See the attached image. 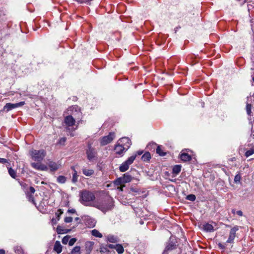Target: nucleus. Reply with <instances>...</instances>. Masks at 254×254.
<instances>
[{
	"mask_svg": "<svg viewBox=\"0 0 254 254\" xmlns=\"http://www.w3.org/2000/svg\"><path fill=\"white\" fill-rule=\"evenodd\" d=\"M77 128V126H76V127L74 128V130H75Z\"/></svg>",
	"mask_w": 254,
	"mask_h": 254,
	"instance_id": "nucleus-57",
	"label": "nucleus"
},
{
	"mask_svg": "<svg viewBox=\"0 0 254 254\" xmlns=\"http://www.w3.org/2000/svg\"><path fill=\"white\" fill-rule=\"evenodd\" d=\"M115 135L114 132H110L108 135L103 137L100 140L102 145H105L110 143L115 138Z\"/></svg>",
	"mask_w": 254,
	"mask_h": 254,
	"instance_id": "nucleus-7",
	"label": "nucleus"
},
{
	"mask_svg": "<svg viewBox=\"0 0 254 254\" xmlns=\"http://www.w3.org/2000/svg\"><path fill=\"white\" fill-rule=\"evenodd\" d=\"M79 219V218L78 217H76V218H75V221H78Z\"/></svg>",
	"mask_w": 254,
	"mask_h": 254,
	"instance_id": "nucleus-56",
	"label": "nucleus"
},
{
	"mask_svg": "<svg viewBox=\"0 0 254 254\" xmlns=\"http://www.w3.org/2000/svg\"><path fill=\"white\" fill-rule=\"evenodd\" d=\"M31 165L33 168L39 171H47L48 169V166L42 164L41 162L31 163Z\"/></svg>",
	"mask_w": 254,
	"mask_h": 254,
	"instance_id": "nucleus-10",
	"label": "nucleus"
},
{
	"mask_svg": "<svg viewBox=\"0 0 254 254\" xmlns=\"http://www.w3.org/2000/svg\"><path fill=\"white\" fill-rule=\"evenodd\" d=\"M27 196L28 197V198L29 199V201L32 202V203H34V199L33 195L32 194H29L28 193H27Z\"/></svg>",
	"mask_w": 254,
	"mask_h": 254,
	"instance_id": "nucleus-39",
	"label": "nucleus"
},
{
	"mask_svg": "<svg viewBox=\"0 0 254 254\" xmlns=\"http://www.w3.org/2000/svg\"><path fill=\"white\" fill-rule=\"evenodd\" d=\"M77 239L76 238H72L68 241V245L70 246H73L74 243L76 242Z\"/></svg>",
	"mask_w": 254,
	"mask_h": 254,
	"instance_id": "nucleus-37",
	"label": "nucleus"
},
{
	"mask_svg": "<svg viewBox=\"0 0 254 254\" xmlns=\"http://www.w3.org/2000/svg\"><path fill=\"white\" fill-rule=\"evenodd\" d=\"M82 170L83 174L87 177H90L94 173V171L93 169H89L86 167H83Z\"/></svg>",
	"mask_w": 254,
	"mask_h": 254,
	"instance_id": "nucleus-17",
	"label": "nucleus"
},
{
	"mask_svg": "<svg viewBox=\"0 0 254 254\" xmlns=\"http://www.w3.org/2000/svg\"><path fill=\"white\" fill-rule=\"evenodd\" d=\"M68 211L69 212H70V213H75V210L74 209H69L68 210Z\"/></svg>",
	"mask_w": 254,
	"mask_h": 254,
	"instance_id": "nucleus-50",
	"label": "nucleus"
},
{
	"mask_svg": "<svg viewBox=\"0 0 254 254\" xmlns=\"http://www.w3.org/2000/svg\"><path fill=\"white\" fill-rule=\"evenodd\" d=\"M218 246H219V247L222 249H224L225 248V247L221 243H219Z\"/></svg>",
	"mask_w": 254,
	"mask_h": 254,
	"instance_id": "nucleus-49",
	"label": "nucleus"
},
{
	"mask_svg": "<svg viewBox=\"0 0 254 254\" xmlns=\"http://www.w3.org/2000/svg\"><path fill=\"white\" fill-rule=\"evenodd\" d=\"M115 250L118 254H122L124 252V249L121 244H116Z\"/></svg>",
	"mask_w": 254,
	"mask_h": 254,
	"instance_id": "nucleus-22",
	"label": "nucleus"
},
{
	"mask_svg": "<svg viewBox=\"0 0 254 254\" xmlns=\"http://www.w3.org/2000/svg\"><path fill=\"white\" fill-rule=\"evenodd\" d=\"M91 225L93 226L95 225L94 220H92V224Z\"/></svg>",
	"mask_w": 254,
	"mask_h": 254,
	"instance_id": "nucleus-55",
	"label": "nucleus"
},
{
	"mask_svg": "<svg viewBox=\"0 0 254 254\" xmlns=\"http://www.w3.org/2000/svg\"><path fill=\"white\" fill-rule=\"evenodd\" d=\"M69 135L71 136H73L74 135V133L72 132H71L69 133Z\"/></svg>",
	"mask_w": 254,
	"mask_h": 254,
	"instance_id": "nucleus-54",
	"label": "nucleus"
},
{
	"mask_svg": "<svg viewBox=\"0 0 254 254\" xmlns=\"http://www.w3.org/2000/svg\"><path fill=\"white\" fill-rule=\"evenodd\" d=\"M136 156V154L132 155L129 157L127 160L123 163L120 167V171L122 172H124L127 170L129 168V166L134 161Z\"/></svg>",
	"mask_w": 254,
	"mask_h": 254,
	"instance_id": "nucleus-5",
	"label": "nucleus"
},
{
	"mask_svg": "<svg viewBox=\"0 0 254 254\" xmlns=\"http://www.w3.org/2000/svg\"><path fill=\"white\" fill-rule=\"evenodd\" d=\"M253 80L254 82V76L253 77Z\"/></svg>",
	"mask_w": 254,
	"mask_h": 254,
	"instance_id": "nucleus-59",
	"label": "nucleus"
},
{
	"mask_svg": "<svg viewBox=\"0 0 254 254\" xmlns=\"http://www.w3.org/2000/svg\"><path fill=\"white\" fill-rule=\"evenodd\" d=\"M80 199L82 204L88 206L93 207L96 201L94 194L86 190H83L80 193Z\"/></svg>",
	"mask_w": 254,
	"mask_h": 254,
	"instance_id": "nucleus-3",
	"label": "nucleus"
},
{
	"mask_svg": "<svg viewBox=\"0 0 254 254\" xmlns=\"http://www.w3.org/2000/svg\"><path fill=\"white\" fill-rule=\"evenodd\" d=\"M124 184L128 183L131 180V177L128 174H125L123 177H121Z\"/></svg>",
	"mask_w": 254,
	"mask_h": 254,
	"instance_id": "nucleus-21",
	"label": "nucleus"
},
{
	"mask_svg": "<svg viewBox=\"0 0 254 254\" xmlns=\"http://www.w3.org/2000/svg\"><path fill=\"white\" fill-rule=\"evenodd\" d=\"M70 238V237L68 235H66V236H64L63 238L62 241L63 244L64 245L67 244L69 241Z\"/></svg>",
	"mask_w": 254,
	"mask_h": 254,
	"instance_id": "nucleus-33",
	"label": "nucleus"
},
{
	"mask_svg": "<svg viewBox=\"0 0 254 254\" xmlns=\"http://www.w3.org/2000/svg\"><path fill=\"white\" fill-rule=\"evenodd\" d=\"M66 140V139L65 137H62L60 139V140L59 141V143L61 145H64Z\"/></svg>",
	"mask_w": 254,
	"mask_h": 254,
	"instance_id": "nucleus-41",
	"label": "nucleus"
},
{
	"mask_svg": "<svg viewBox=\"0 0 254 254\" xmlns=\"http://www.w3.org/2000/svg\"><path fill=\"white\" fill-rule=\"evenodd\" d=\"M239 230V227L236 226L232 228L230 232L228 240L226 241L227 243H233L234 240L236 237V232Z\"/></svg>",
	"mask_w": 254,
	"mask_h": 254,
	"instance_id": "nucleus-9",
	"label": "nucleus"
},
{
	"mask_svg": "<svg viewBox=\"0 0 254 254\" xmlns=\"http://www.w3.org/2000/svg\"><path fill=\"white\" fill-rule=\"evenodd\" d=\"M232 212H233V213H235V211L234 210H232Z\"/></svg>",
	"mask_w": 254,
	"mask_h": 254,
	"instance_id": "nucleus-58",
	"label": "nucleus"
},
{
	"mask_svg": "<svg viewBox=\"0 0 254 254\" xmlns=\"http://www.w3.org/2000/svg\"><path fill=\"white\" fill-rule=\"evenodd\" d=\"M114 184L116 186H122L123 184H124V183L123 182L122 178L120 177L118 178L116 180L114 181Z\"/></svg>",
	"mask_w": 254,
	"mask_h": 254,
	"instance_id": "nucleus-28",
	"label": "nucleus"
},
{
	"mask_svg": "<svg viewBox=\"0 0 254 254\" xmlns=\"http://www.w3.org/2000/svg\"><path fill=\"white\" fill-rule=\"evenodd\" d=\"M68 231H69V230L61 229V226L57 227V232L59 234L66 233L68 232Z\"/></svg>",
	"mask_w": 254,
	"mask_h": 254,
	"instance_id": "nucleus-36",
	"label": "nucleus"
},
{
	"mask_svg": "<svg viewBox=\"0 0 254 254\" xmlns=\"http://www.w3.org/2000/svg\"><path fill=\"white\" fill-rule=\"evenodd\" d=\"M156 153L159 155L163 156L165 155V153L161 149L160 146H158L156 149Z\"/></svg>",
	"mask_w": 254,
	"mask_h": 254,
	"instance_id": "nucleus-32",
	"label": "nucleus"
},
{
	"mask_svg": "<svg viewBox=\"0 0 254 254\" xmlns=\"http://www.w3.org/2000/svg\"><path fill=\"white\" fill-rule=\"evenodd\" d=\"M130 191L132 193H135V194L139 191V190L137 188H131Z\"/></svg>",
	"mask_w": 254,
	"mask_h": 254,
	"instance_id": "nucleus-42",
	"label": "nucleus"
},
{
	"mask_svg": "<svg viewBox=\"0 0 254 254\" xmlns=\"http://www.w3.org/2000/svg\"><path fill=\"white\" fill-rule=\"evenodd\" d=\"M48 166L50 168L51 171L54 172L57 170L59 168L60 164H58L53 161H50L48 163Z\"/></svg>",
	"mask_w": 254,
	"mask_h": 254,
	"instance_id": "nucleus-16",
	"label": "nucleus"
},
{
	"mask_svg": "<svg viewBox=\"0 0 254 254\" xmlns=\"http://www.w3.org/2000/svg\"><path fill=\"white\" fill-rule=\"evenodd\" d=\"M157 145V144L156 143H149L148 146H147V147L148 148H150V147H151V148H155L156 147V146Z\"/></svg>",
	"mask_w": 254,
	"mask_h": 254,
	"instance_id": "nucleus-43",
	"label": "nucleus"
},
{
	"mask_svg": "<svg viewBox=\"0 0 254 254\" xmlns=\"http://www.w3.org/2000/svg\"><path fill=\"white\" fill-rule=\"evenodd\" d=\"M62 250L63 247L60 242L58 241H56L54 246V251L57 252L58 254H59L62 252Z\"/></svg>",
	"mask_w": 254,
	"mask_h": 254,
	"instance_id": "nucleus-15",
	"label": "nucleus"
},
{
	"mask_svg": "<svg viewBox=\"0 0 254 254\" xmlns=\"http://www.w3.org/2000/svg\"><path fill=\"white\" fill-rule=\"evenodd\" d=\"M236 214L240 216H242L243 215V212L241 210H238L236 211Z\"/></svg>",
	"mask_w": 254,
	"mask_h": 254,
	"instance_id": "nucleus-46",
	"label": "nucleus"
},
{
	"mask_svg": "<svg viewBox=\"0 0 254 254\" xmlns=\"http://www.w3.org/2000/svg\"><path fill=\"white\" fill-rule=\"evenodd\" d=\"M93 207L105 213L112 209L113 207V199L110 197H108L104 200L97 199L95 201Z\"/></svg>",
	"mask_w": 254,
	"mask_h": 254,
	"instance_id": "nucleus-2",
	"label": "nucleus"
},
{
	"mask_svg": "<svg viewBox=\"0 0 254 254\" xmlns=\"http://www.w3.org/2000/svg\"><path fill=\"white\" fill-rule=\"evenodd\" d=\"M25 104V102L23 101L15 103V104H12L10 103H6L5 105L3 107V110L5 111L6 112H8L10 110H11L13 109L16 108L17 107H19L20 106H22Z\"/></svg>",
	"mask_w": 254,
	"mask_h": 254,
	"instance_id": "nucleus-8",
	"label": "nucleus"
},
{
	"mask_svg": "<svg viewBox=\"0 0 254 254\" xmlns=\"http://www.w3.org/2000/svg\"><path fill=\"white\" fill-rule=\"evenodd\" d=\"M64 221L65 223H70L72 221V218L71 217H66L64 218Z\"/></svg>",
	"mask_w": 254,
	"mask_h": 254,
	"instance_id": "nucleus-40",
	"label": "nucleus"
},
{
	"mask_svg": "<svg viewBox=\"0 0 254 254\" xmlns=\"http://www.w3.org/2000/svg\"><path fill=\"white\" fill-rule=\"evenodd\" d=\"M107 247L111 249H115L116 245L109 244Z\"/></svg>",
	"mask_w": 254,
	"mask_h": 254,
	"instance_id": "nucleus-44",
	"label": "nucleus"
},
{
	"mask_svg": "<svg viewBox=\"0 0 254 254\" xmlns=\"http://www.w3.org/2000/svg\"><path fill=\"white\" fill-rule=\"evenodd\" d=\"M17 254H21L22 253V250L20 249H17Z\"/></svg>",
	"mask_w": 254,
	"mask_h": 254,
	"instance_id": "nucleus-52",
	"label": "nucleus"
},
{
	"mask_svg": "<svg viewBox=\"0 0 254 254\" xmlns=\"http://www.w3.org/2000/svg\"><path fill=\"white\" fill-rule=\"evenodd\" d=\"M63 213V212L61 209H59L58 211L56 213V215L57 216V218L58 220H60V216Z\"/></svg>",
	"mask_w": 254,
	"mask_h": 254,
	"instance_id": "nucleus-38",
	"label": "nucleus"
},
{
	"mask_svg": "<svg viewBox=\"0 0 254 254\" xmlns=\"http://www.w3.org/2000/svg\"><path fill=\"white\" fill-rule=\"evenodd\" d=\"M143 152L142 151H137L136 152L137 154L138 155H140L142 154Z\"/></svg>",
	"mask_w": 254,
	"mask_h": 254,
	"instance_id": "nucleus-53",
	"label": "nucleus"
},
{
	"mask_svg": "<svg viewBox=\"0 0 254 254\" xmlns=\"http://www.w3.org/2000/svg\"><path fill=\"white\" fill-rule=\"evenodd\" d=\"M91 234L93 236L98 238H102L103 237L102 234L96 229H94L92 231Z\"/></svg>",
	"mask_w": 254,
	"mask_h": 254,
	"instance_id": "nucleus-24",
	"label": "nucleus"
},
{
	"mask_svg": "<svg viewBox=\"0 0 254 254\" xmlns=\"http://www.w3.org/2000/svg\"><path fill=\"white\" fill-rule=\"evenodd\" d=\"M186 198H187V199H188L189 200L193 201L195 200L196 197H195V195L191 194H189V195H187L186 197Z\"/></svg>",
	"mask_w": 254,
	"mask_h": 254,
	"instance_id": "nucleus-35",
	"label": "nucleus"
},
{
	"mask_svg": "<svg viewBox=\"0 0 254 254\" xmlns=\"http://www.w3.org/2000/svg\"><path fill=\"white\" fill-rule=\"evenodd\" d=\"M142 159L144 161H148L151 158L150 153L146 152L142 156Z\"/></svg>",
	"mask_w": 254,
	"mask_h": 254,
	"instance_id": "nucleus-25",
	"label": "nucleus"
},
{
	"mask_svg": "<svg viewBox=\"0 0 254 254\" xmlns=\"http://www.w3.org/2000/svg\"><path fill=\"white\" fill-rule=\"evenodd\" d=\"M57 181L59 183L64 184L66 181V178L63 176H60L57 178Z\"/></svg>",
	"mask_w": 254,
	"mask_h": 254,
	"instance_id": "nucleus-27",
	"label": "nucleus"
},
{
	"mask_svg": "<svg viewBox=\"0 0 254 254\" xmlns=\"http://www.w3.org/2000/svg\"><path fill=\"white\" fill-rule=\"evenodd\" d=\"M118 142L119 144L125 146V147L127 149L131 145V141L128 137H123L120 139Z\"/></svg>",
	"mask_w": 254,
	"mask_h": 254,
	"instance_id": "nucleus-11",
	"label": "nucleus"
},
{
	"mask_svg": "<svg viewBox=\"0 0 254 254\" xmlns=\"http://www.w3.org/2000/svg\"><path fill=\"white\" fill-rule=\"evenodd\" d=\"M8 173L10 175V176L13 178H15V177H16V172L11 168H10L8 169Z\"/></svg>",
	"mask_w": 254,
	"mask_h": 254,
	"instance_id": "nucleus-29",
	"label": "nucleus"
},
{
	"mask_svg": "<svg viewBox=\"0 0 254 254\" xmlns=\"http://www.w3.org/2000/svg\"><path fill=\"white\" fill-rule=\"evenodd\" d=\"M80 247L79 246L75 247L71 252V254H80Z\"/></svg>",
	"mask_w": 254,
	"mask_h": 254,
	"instance_id": "nucleus-26",
	"label": "nucleus"
},
{
	"mask_svg": "<svg viewBox=\"0 0 254 254\" xmlns=\"http://www.w3.org/2000/svg\"><path fill=\"white\" fill-rule=\"evenodd\" d=\"M180 159L184 162L188 161L191 160V156L189 155L188 153L185 152H182L180 154Z\"/></svg>",
	"mask_w": 254,
	"mask_h": 254,
	"instance_id": "nucleus-19",
	"label": "nucleus"
},
{
	"mask_svg": "<svg viewBox=\"0 0 254 254\" xmlns=\"http://www.w3.org/2000/svg\"><path fill=\"white\" fill-rule=\"evenodd\" d=\"M127 150V148H126L125 146L119 144L118 142H117V144L116 145L115 147V151L117 154L119 155L122 154L124 152Z\"/></svg>",
	"mask_w": 254,
	"mask_h": 254,
	"instance_id": "nucleus-14",
	"label": "nucleus"
},
{
	"mask_svg": "<svg viewBox=\"0 0 254 254\" xmlns=\"http://www.w3.org/2000/svg\"><path fill=\"white\" fill-rule=\"evenodd\" d=\"M203 228L204 231L207 232H211L214 231V226L208 223L204 224L203 225Z\"/></svg>",
	"mask_w": 254,
	"mask_h": 254,
	"instance_id": "nucleus-18",
	"label": "nucleus"
},
{
	"mask_svg": "<svg viewBox=\"0 0 254 254\" xmlns=\"http://www.w3.org/2000/svg\"><path fill=\"white\" fill-rule=\"evenodd\" d=\"M87 155L88 159L91 161L93 159L96 154L95 150L91 147V145H89L88 149L87 150Z\"/></svg>",
	"mask_w": 254,
	"mask_h": 254,
	"instance_id": "nucleus-12",
	"label": "nucleus"
},
{
	"mask_svg": "<svg viewBox=\"0 0 254 254\" xmlns=\"http://www.w3.org/2000/svg\"><path fill=\"white\" fill-rule=\"evenodd\" d=\"M181 166L180 165H175L173 167V169H172V172H173V173L175 175H177L179 174V173L181 172Z\"/></svg>",
	"mask_w": 254,
	"mask_h": 254,
	"instance_id": "nucleus-20",
	"label": "nucleus"
},
{
	"mask_svg": "<svg viewBox=\"0 0 254 254\" xmlns=\"http://www.w3.org/2000/svg\"><path fill=\"white\" fill-rule=\"evenodd\" d=\"M68 111L70 113L71 115L67 116L64 119V123L66 126V129L69 130V127H72L75 125V120L73 116L76 119L81 118L82 113L78 106L77 105L72 106L68 108Z\"/></svg>",
	"mask_w": 254,
	"mask_h": 254,
	"instance_id": "nucleus-1",
	"label": "nucleus"
},
{
	"mask_svg": "<svg viewBox=\"0 0 254 254\" xmlns=\"http://www.w3.org/2000/svg\"><path fill=\"white\" fill-rule=\"evenodd\" d=\"M7 162V160L4 158H0V163H4Z\"/></svg>",
	"mask_w": 254,
	"mask_h": 254,
	"instance_id": "nucleus-47",
	"label": "nucleus"
},
{
	"mask_svg": "<svg viewBox=\"0 0 254 254\" xmlns=\"http://www.w3.org/2000/svg\"><path fill=\"white\" fill-rule=\"evenodd\" d=\"M254 154V148H251L245 153V156L248 157Z\"/></svg>",
	"mask_w": 254,
	"mask_h": 254,
	"instance_id": "nucleus-31",
	"label": "nucleus"
},
{
	"mask_svg": "<svg viewBox=\"0 0 254 254\" xmlns=\"http://www.w3.org/2000/svg\"><path fill=\"white\" fill-rule=\"evenodd\" d=\"M5 251L3 249H0V254H5Z\"/></svg>",
	"mask_w": 254,
	"mask_h": 254,
	"instance_id": "nucleus-51",
	"label": "nucleus"
},
{
	"mask_svg": "<svg viewBox=\"0 0 254 254\" xmlns=\"http://www.w3.org/2000/svg\"><path fill=\"white\" fill-rule=\"evenodd\" d=\"M29 190H30V192L31 193H34L35 191V190L34 189V188L32 187H30L29 188Z\"/></svg>",
	"mask_w": 254,
	"mask_h": 254,
	"instance_id": "nucleus-45",
	"label": "nucleus"
},
{
	"mask_svg": "<svg viewBox=\"0 0 254 254\" xmlns=\"http://www.w3.org/2000/svg\"><path fill=\"white\" fill-rule=\"evenodd\" d=\"M124 187H125L124 185L120 186V187H118L117 189L119 190L122 191Z\"/></svg>",
	"mask_w": 254,
	"mask_h": 254,
	"instance_id": "nucleus-48",
	"label": "nucleus"
},
{
	"mask_svg": "<svg viewBox=\"0 0 254 254\" xmlns=\"http://www.w3.org/2000/svg\"><path fill=\"white\" fill-rule=\"evenodd\" d=\"M71 168L74 171V173L72 175V182L75 183H76L77 181V179H78V175H77V172L75 170V169L74 167H71Z\"/></svg>",
	"mask_w": 254,
	"mask_h": 254,
	"instance_id": "nucleus-23",
	"label": "nucleus"
},
{
	"mask_svg": "<svg viewBox=\"0 0 254 254\" xmlns=\"http://www.w3.org/2000/svg\"><path fill=\"white\" fill-rule=\"evenodd\" d=\"M251 108H252V105L251 104L247 103L246 105V111L248 115L251 116Z\"/></svg>",
	"mask_w": 254,
	"mask_h": 254,
	"instance_id": "nucleus-30",
	"label": "nucleus"
},
{
	"mask_svg": "<svg viewBox=\"0 0 254 254\" xmlns=\"http://www.w3.org/2000/svg\"><path fill=\"white\" fill-rule=\"evenodd\" d=\"M105 238L107 242L111 243H116L119 241V239L117 236L112 234H109L105 236Z\"/></svg>",
	"mask_w": 254,
	"mask_h": 254,
	"instance_id": "nucleus-13",
	"label": "nucleus"
},
{
	"mask_svg": "<svg viewBox=\"0 0 254 254\" xmlns=\"http://www.w3.org/2000/svg\"><path fill=\"white\" fill-rule=\"evenodd\" d=\"M31 158L37 162H41L46 155V152L43 150L32 149L29 151Z\"/></svg>",
	"mask_w": 254,
	"mask_h": 254,
	"instance_id": "nucleus-4",
	"label": "nucleus"
},
{
	"mask_svg": "<svg viewBox=\"0 0 254 254\" xmlns=\"http://www.w3.org/2000/svg\"><path fill=\"white\" fill-rule=\"evenodd\" d=\"M241 180V176L240 174H237L234 178V182L236 184H238L240 183Z\"/></svg>",
	"mask_w": 254,
	"mask_h": 254,
	"instance_id": "nucleus-34",
	"label": "nucleus"
},
{
	"mask_svg": "<svg viewBox=\"0 0 254 254\" xmlns=\"http://www.w3.org/2000/svg\"><path fill=\"white\" fill-rule=\"evenodd\" d=\"M177 249V245L170 239L167 243L162 254H169L170 252Z\"/></svg>",
	"mask_w": 254,
	"mask_h": 254,
	"instance_id": "nucleus-6",
	"label": "nucleus"
}]
</instances>
